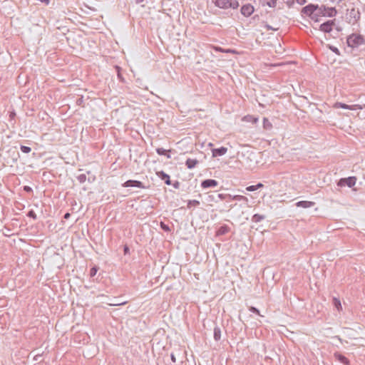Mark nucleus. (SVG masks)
Returning a JSON list of instances; mask_svg holds the SVG:
<instances>
[{"mask_svg": "<svg viewBox=\"0 0 365 365\" xmlns=\"http://www.w3.org/2000/svg\"><path fill=\"white\" fill-rule=\"evenodd\" d=\"M336 9L335 7H328L325 5L319 6L318 12H316L315 16H317V19H315V22H319L321 21V16L325 17H333L336 15Z\"/></svg>", "mask_w": 365, "mask_h": 365, "instance_id": "1", "label": "nucleus"}, {"mask_svg": "<svg viewBox=\"0 0 365 365\" xmlns=\"http://www.w3.org/2000/svg\"><path fill=\"white\" fill-rule=\"evenodd\" d=\"M212 1L216 7L224 10L229 9L235 10L240 6L237 0H212Z\"/></svg>", "mask_w": 365, "mask_h": 365, "instance_id": "2", "label": "nucleus"}, {"mask_svg": "<svg viewBox=\"0 0 365 365\" xmlns=\"http://www.w3.org/2000/svg\"><path fill=\"white\" fill-rule=\"evenodd\" d=\"M346 43L349 47L358 48L365 44V37L359 34H352L347 36Z\"/></svg>", "mask_w": 365, "mask_h": 365, "instance_id": "3", "label": "nucleus"}, {"mask_svg": "<svg viewBox=\"0 0 365 365\" xmlns=\"http://www.w3.org/2000/svg\"><path fill=\"white\" fill-rule=\"evenodd\" d=\"M318 4H309L302 9V14L310 17L315 21V19H317V16H315V14L316 12H318Z\"/></svg>", "mask_w": 365, "mask_h": 365, "instance_id": "4", "label": "nucleus"}, {"mask_svg": "<svg viewBox=\"0 0 365 365\" xmlns=\"http://www.w3.org/2000/svg\"><path fill=\"white\" fill-rule=\"evenodd\" d=\"M356 180L357 178L355 176L341 178L337 181L336 185L338 187H341L347 186L348 187L352 188L356 185Z\"/></svg>", "mask_w": 365, "mask_h": 365, "instance_id": "5", "label": "nucleus"}, {"mask_svg": "<svg viewBox=\"0 0 365 365\" xmlns=\"http://www.w3.org/2000/svg\"><path fill=\"white\" fill-rule=\"evenodd\" d=\"M346 19L349 24H354L360 19V12L359 9L352 8L347 10Z\"/></svg>", "mask_w": 365, "mask_h": 365, "instance_id": "6", "label": "nucleus"}, {"mask_svg": "<svg viewBox=\"0 0 365 365\" xmlns=\"http://www.w3.org/2000/svg\"><path fill=\"white\" fill-rule=\"evenodd\" d=\"M336 19L328 20L319 26V30L324 33H330L335 26Z\"/></svg>", "mask_w": 365, "mask_h": 365, "instance_id": "7", "label": "nucleus"}, {"mask_svg": "<svg viewBox=\"0 0 365 365\" xmlns=\"http://www.w3.org/2000/svg\"><path fill=\"white\" fill-rule=\"evenodd\" d=\"M254 11H255V8L250 3L243 4L240 8V13L245 17L250 16L254 13Z\"/></svg>", "mask_w": 365, "mask_h": 365, "instance_id": "8", "label": "nucleus"}, {"mask_svg": "<svg viewBox=\"0 0 365 365\" xmlns=\"http://www.w3.org/2000/svg\"><path fill=\"white\" fill-rule=\"evenodd\" d=\"M122 186L124 187H138L141 189L145 188V186L141 181L136 180H128L122 184Z\"/></svg>", "mask_w": 365, "mask_h": 365, "instance_id": "9", "label": "nucleus"}, {"mask_svg": "<svg viewBox=\"0 0 365 365\" xmlns=\"http://www.w3.org/2000/svg\"><path fill=\"white\" fill-rule=\"evenodd\" d=\"M219 182L215 179H205L201 181L200 186L202 189L215 188Z\"/></svg>", "mask_w": 365, "mask_h": 365, "instance_id": "10", "label": "nucleus"}, {"mask_svg": "<svg viewBox=\"0 0 365 365\" xmlns=\"http://www.w3.org/2000/svg\"><path fill=\"white\" fill-rule=\"evenodd\" d=\"M156 175L161 180H163L165 184L167 185H171L172 181L170 180V175L165 173L163 170L157 171Z\"/></svg>", "mask_w": 365, "mask_h": 365, "instance_id": "11", "label": "nucleus"}, {"mask_svg": "<svg viewBox=\"0 0 365 365\" xmlns=\"http://www.w3.org/2000/svg\"><path fill=\"white\" fill-rule=\"evenodd\" d=\"M227 152V148L226 147L222 146L218 148L212 149V157H220L225 155Z\"/></svg>", "mask_w": 365, "mask_h": 365, "instance_id": "12", "label": "nucleus"}, {"mask_svg": "<svg viewBox=\"0 0 365 365\" xmlns=\"http://www.w3.org/2000/svg\"><path fill=\"white\" fill-rule=\"evenodd\" d=\"M334 356L335 359L339 361L340 363L344 364V365H350L349 360L342 354L339 352H335Z\"/></svg>", "mask_w": 365, "mask_h": 365, "instance_id": "13", "label": "nucleus"}, {"mask_svg": "<svg viewBox=\"0 0 365 365\" xmlns=\"http://www.w3.org/2000/svg\"><path fill=\"white\" fill-rule=\"evenodd\" d=\"M264 187V185L261 182H258L257 184L256 185H250V186H247L245 187V190H239L240 192L244 193V194H246V191L247 192H254V191H256L259 188H262Z\"/></svg>", "mask_w": 365, "mask_h": 365, "instance_id": "14", "label": "nucleus"}, {"mask_svg": "<svg viewBox=\"0 0 365 365\" xmlns=\"http://www.w3.org/2000/svg\"><path fill=\"white\" fill-rule=\"evenodd\" d=\"M315 205L314 202L308 200H301L296 202V206L298 207L309 208Z\"/></svg>", "mask_w": 365, "mask_h": 365, "instance_id": "15", "label": "nucleus"}, {"mask_svg": "<svg viewBox=\"0 0 365 365\" xmlns=\"http://www.w3.org/2000/svg\"><path fill=\"white\" fill-rule=\"evenodd\" d=\"M230 230V227L227 225H222L216 230V235L221 236L228 233Z\"/></svg>", "mask_w": 365, "mask_h": 365, "instance_id": "16", "label": "nucleus"}, {"mask_svg": "<svg viewBox=\"0 0 365 365\" xmlns=\"http://www.w3.org/2000/svg\"><path fill=\"white\" fill-rule=\"evenodd\" d=\"M185 164L188 169H193L199 164V161L197 159L187 158Z\"/></svg>", "mask_w": 365, "mask_h": 365, "instance_id": "17", "label": "nucleus"}, {"mask_svg": "<svg viewBox=\"0 0 365 365\" xmlns=\"http://www.w3.org/2000/svg\"><path fill=\"white\" fill-rule=\"evenodd\" d=\"M232 199L234 200H237V201H240V202H242L244 203L245 205L247 206L248 205V198L244 195H233V197Z\"/></svg>", "mask_w": 365, "mask_h": 365, "instance_id": "18", "label": "nucleus"}, {"mask_svg": "<svg viewBox=\"0 0 365 365\" xmlns=\"http://www.w3.org/2000/svg\"><path fill=\"white\" fill-rule=\"evenodd\" d=\"M332 304L339 312L342 310L341 303L339 298L334 297L332 298Z\"/></svg>", "mask_w": 365, "mask_h": 365, "instance_id": "19", "label": "nucleus"}, {"mask_svg": "<svg viewBox=\"0 0 365 365\" xmlns=\"http://www.w3.org/2000/svg\"><path fill=\"white\" fill-rule=\"evenodd\" d=\"M213 337L216 341L221 339V329L218 326H215L214 328Z\"/></svg>", "mask_w": 365, "mask_h": 365, "instance_id": "20", "label": "nucleus"}, {"mask_svg": "<svg viewBox=\"0 0 365 365\" xmlns=\"http://www.w3.org/2000/svg\"><path fill=\"white\" fill-rule=\"evenodd\" d=\"M115 71L117 73V77H118V79L119 80V81L121 82V83H125V78L123 76V75L121 73L122 68L119 66H115Z\"/></svg>", "mask_w": 365, "mask_h": 365, "instance_id": "21", "label": "nucleus"}, {"mask_svg": "<svg viewBox=\"0 0 365 365\" xmlns=\"http://www.w3.org/2000/svg\"><path fill=\"white\" fill-rule=\"evenodd\" d=\"M264 219H265V215H260V214H255L252 215L251 220L253 222L257 223V222H259L264 220Z\"/></svg>", "mask_w": 365, "mask_h": 365, "instance_id": "22", "label": "nucleus"}, {"mask_svg": "<svg viewBox=\"0 0 365 365\" xmlns=\"http://www.w3.org/2000/svg\"><path fill=\"white\" fill-rule=\"evenodd\" d=\"M244 120L247 121V122H250L252 123V124H255L258 122V118L257 117H255L253 115H245L243 118Z\"/></svg>", "mask_w": 365, "mask_h": 365, "instance_id": "23", "label": "nucleus"}, {"mask_svg": "<svg viewBox=\"0 0 365 365\" xmlns=\"http://www.w3.org/2000/svg\"><path fill=\"white\" fill-rule=\"evenodd\" d=\"M334 107L335 108H342V109H346V110L351 109V108L350 107V105H347V104H346L344 103H341V102L335 103L334 105Z\"/></svg>", "mask_w": 365, "mask_h": 365, "instance_id": "24", "label": "nucleus"}, {"mask_svg": "<svg viewBox=\"0 0 365 365\" xmlns=\"http://www.w3.org/2000/svg\"><path fill=\"white\" fill-rule=\"evenodd\" d=\"M263 128L267 130L272 128V124L267 118H263Z\"/></svg>", "mask_w": 365, "mask_h": 365, "instance_id": "25", "label": "nucleus"}, {"mask_svg": "<svg viewBox=\"0 0 365 365\" xmlns=\"http://www.w3.org/2000/svg\"><path fill=\"white\" fill-rule=\"evenodd\" d=\"M9 122L14 126L15 124V118L16 116V113L15 110H12L11 111H9Z\"/></svg>", "mask_w": 365, "mask_h": 365, "instance_id": "26", "label": "nucleus"}, {"mask_svg": "<svg viewBox=\"0 0 365 365\" xmlns=\"http://www.w3.org/2000/svg\"><path fill=\"white\" fill-rule=\"evenodd\" d=\"M200 201L197 200H189L187 201V207L188 208H190L192 206H194V207H197L200 205Z\"/></svg>", "mask_w": 365, "mask_h": 365, "instance_id": "27", "label": "nucleus"}, {"mask_svg": "<svg viewBox=\"0 0 365 365\" xmlns=\"http://www.w3.org/2000/svg\"><path fill=\"white\" fill-rule=\"evenodd\" d=\"M155 151L158 153V155H164L165 154H168V153H170L171 150H166L163 148H156Z\"/></svg>", "mask_w": 365, "mask_h": 365, "instance_id": "28", "label": "nucleus"}, {"mask_svg": "<svg viewBox=\"0 0 365 365\" xmlns=\"http://www.w3.org/2000/svg\"><path fill=\"white\" fill-rule=\"evenodd\" d=\"M327 48L331 51L333 53H334L335 54L338 55V56H340L341 55V53H340V51L339 50V48L333 45H330V44H328L327 46Z\"/></svg>", "mask_w": 365, "mask_h": 365, "instance_id": "29", "label": "nucleus"}, {"mask_svg": "<svg viewBox=\"0 0 365 365\" xmlns=\"http://www.w3.org/2000/svg\"><path fill=\"white\" fill-rule=\"evenodd\" d=\"M20 150L24 153H29L31 151V148L29 146L23 145L20 146Z\"/></svg>", "mask_w": 365, "mask_h": 365, "instance_id": "30", "label": "nucleus"}, {"mask_svg": "<svg viewBox=\"0 0 365 365\" xmlns=\"http://www.w3.org/2000/svg\"><path fill=\"white\" fill-rule=\"evenodd\" d=\"M77 180L80 183H83L86 181V174H81L76 177Z\"/></svg>", "mask_w": 365, "mask_h": 365, "instance_id": "31", "label": "nucleus"}, {"mask_svg": "<svg viewBox=\"0 0 365 365\" xmlns=\"http://www.w3.org/2000/svg\"><path fill=\"white\" fill-rule=\"evenodd\" d=\"M98 270V267L97 266H93V267H91L90 269V274H89L90 277H93L94 276H96Z\"/></svg>", "mask_w": 365, "mask_h": 365, "instance_id": "32", "label": "nucleus"}, {"mask_svg": "<svg viewBox=\"0 0 365 365\" xmlns=\"http://www.w3.org/2000/svg\"><path fill=\"white\" fill-rule=\"evenodd\" d=\"M160 228L165 232H170L171 230L170 226L164 223L163 222H160Z\"/></svg>", "mask_w": 365, "mask_h": 365, "instance_id": "33", "label": "nucleus"}, {"mask_svg": "<svg viewBox=\"0 0 365 365\" xmlns=\"http://www.w3.org/2000/svg\"><path fill=\"white\" fill-rule=\"evenodd\" d=\"M277 0H269L264 4L270 8H274L277 6Z\"/></svg>", "mask_w": 365, "mask_h": 365, "instance_id": "34", "label": "nucleus"}, {"mask_svg": "<svg viewBox=\"0 0 365 365\" xmlns=\"http://www.w3.org/2000/svg\"><path fill=\"white\" fill-rule=\"evenodd\" d=\"M76 104L79 106H84V98L83 96L78 98L76 101Z\"/></svg>", "mask_w": 365, "mask_h": 365, "instance_id": "35", "label": "nucleus"}, {"mask_svg": "<svg viewBox=\"0 0 365 365\" xmlns=\"http://www.w3.org/2000/svg\"><path fill=\"white\" fill-rule=\"evenodd\" d=\"M27 216L30 218H32L34 220H36L37 219V216H36V212H34V210H30L28 213H27Z\"/></svg>", "mask_w": 365, "mask_h": 365, "instance_id": "36", "label": "nucleus"}, {"mask_svg": "<svg viewBox=\"0 0 365 365\" xmlns=\"http://www.w3.org/2000/svg\"><path fill=\"white\" fill-rule=\"evenodd\" d=\"M126 302H117V298H113V302H108V304L110 306H118V305H122L125 304Z\"/></svg>", "mask_w": 365, "mask_h": 365, "instance_id": "37", "label": "nucleus"}, {"mask_svg": "<svg viewBox=\"0 0 365 365\" xmlns=\"http://www.w3.org/2000/svg\"><path fill=\"white\" fill-rule=\"evenodd\" d=\"M264 27L266 29L267 31H277L278 28H274L271 25L268 24L267 23H264Z\"/></svg>", "mask_w": 365, "mask_h": 365, "instance_id": "38", "label": "nucleus"}, {"mask_svg": "<svg viewBox=\"0 0 365 365\" xmlns=\"http://www.w3.org/2000/svg\"><path fill=\"white\" fill-rule=\"evenodd\" d=\"M350 107L351 108V109H349L350 110H356L363 109V106L361 105H358V104L350 105Z\"/></svg>", "mask_w": 365, "mask_h": 365, "instance_id": "39", "label": "nucleus"}, {"mask_svg": "<svg viewBox=\"0 0 365 365\" xmlns=\"http://www.w3.org/2000/svg\"><path fill=\"white\" fill-rule=\"evenodd\" d=\"M87 174L88 175V178L86 179V180H88L89 182H93L95 181L96 180V176L93 175H91V171H88L87 172Z\"/></svg>", "mask_w": 365, "mask_h": 365, "instance_id": "40", "label": "nucleus"}, {"mask_svg": "<svg viewBox=\"0 0 365 365\" xmlns=\"http://www.w3.org/2000/svg\"><path fill=\"white\" fill-rule=\"evenodd\" d=\"M250 311L254 314L259 315V310L255 307H250Z\"/></svg>", "mask_w": 365, "mask_h": 365, "instance_id": "41", "label": "nucleus"}, {"mask_svg": "<svg viewBox=\"0 0 365 365\" xmlns=\"http://www.w3.org/2000/svg\"><path fill=\"white\" fill-rule=\"evenodd\" d=\"M23 190L27 193H31L33 192V189L29 185H24Z\"/></svg>", "mask_w": 365, "mask_h": 365, "instance_id": "42", "label": "nucleus"}, {"mask_svg": "<svg viewBox=\"0 0 365 365\" xmlns=\"http://www.w3.org/2000/svg\"><path fill=\"white\" fill-rule=\"evenodd\" d=\"M289 8L292 7L294 4V0H283Z\"/></svg>", "mask_w": 365, "mask_h": 365, "instance_id": "43", "label": "nucleus"}, {"mask_svg": "<svg viewBox=\"0 0 365 365\" xmlns=\"http://www.w3.org/2000/svg\"><path fill=\"white\" fill-rule=\"evenodd\" d=\"M226 195L227 194H224V193H219V194H217V197L220 200H226Z\"/></svg>", "mask_w": 365, "mask_h": 365, "instance_id": "44", "label": "nucleus"}, {"mask_svg": "<svg viewBox=\"0 0 365 365\" xmlns=\"http://www.w3.org/2000/svg\"><path fill=\"white\" fill-rule=\"evenodd\" d=\"M123 253H124L125 255H127L130 254V248H129L128 245H125L123 246Z\"/></svg>", "mask_w": 365, "mask_h": 365, "instance_id": "45", "label": "nucleus"}, {"mask_svg": "<svg viewBox=\"0 0 365 365\" xmlns=\"http://www.w3.org/2000/svg\"><path fill=\"white\" fill-rule=\"evenodd\" d=\"M171 185H173V187L175 188V189H179L180 187V182L179 181H178V180H175L173 182H172Z\"/></svg>", "mask_w": 365, "mask_h": 365, "instance_id": "46", "label": "nucleus"}, {"mask_svg": "<svg viewBox=\"0 0 365 365\" xmlns=\"http://www.w3.org/2000/svg\"><path fill=\"white\" fill-rule=\"evenodd\" d=\"M232 197H233V195H230V194H227V195H226V200H225V201H227V202L232 201V200H234L232 199Z\"/></svg>", "mask_w": 365, "mask_h": 365, "instance_id": "47", "label": "nucleus"}, {"mask_svg": "<svg viewBox=\"0 0 365 365\" xmlns=\"http://www.w3.org/2000/svg\"><path fill=\"white\" fill-rule=\"evenodd\" d=\"M296 1L299 5H304V4H306L307 0H296Z\"/></svg>", "mask_w": 365, "mask_h": 365, "instance_id": "48", "label": "nucleus"}, {"mask_svg": "<svg viewBox=\"0 0 365 365\" xmlns=\"http://www.w3.org/2000/svg\"><path fill=\"white\" fill-rule=\"evenodd\" d=\"M170 359L173 363L176 362V357L173 353L170 354Z\"/></svg>", "mask_w": 365, "mask_h": 365, "instance_id": "49", "label": "nucleus"}, {"mask_svg": "<svg viewBox=\"0 0 365 365\" xmlns=\"http://www.w3.org/2000/svg\"><path fill=\"white\" fill-rule=\"evenodd\" d=\"M71 217V214H70L69 212H66V213H65V214H64V215H63V218H64L65 220H68V219H69V217Z\"/></svg>", "mask_w": 365, "mask_h": 365, "instance_id": "50", "label": "nucleus"}, {"mask_svg": "<svg viewBox=\"0 0 365 365\" xmlns=\"http://www.w3.org/2000/svg\"><path fill=\"white\" fill-rule=\"evenodd\" d=\"M41 357V354H37L34 356V361H38L39 359V358Z\"/></svg>", "mask_w": 365, "mask_h": 365, "instance_id": "51", "label": "nucleus"}, {"mask_svg": "<svg viewBox=\"0 0 365 365\" xmlns=\"http://www.w3.org/2000/svg\"><path fill=\"white\" fill-rule=\"evenodd\" d=\"M145 0H135V4H139L143 2Z\"/></svg>", "mask_w": 365, "mask_h": 365, "instance_id": "52", "label": "nucleus"}, {"mask_svg": "<svg viewBox=\"0 0 365 365\" xmlns=\"http://www.w3.org/2000/svg\"><path fill=\"white\" fill-rule=\"evenodd\" d=\"M342 0H330V1H331V2H337V3H339Z\"/></svg>", "mask_w": 365, "mask_h": 365, "instance_id": "53", "label": "nucleus"}, {"mask_svg": "<svg viewBox=\"0 0 365 365\" xmlns=\"http://www.w3.org/2000/svg\"><path fill=\"white\" fill-rule=\"evenodd\" d=\"M165 156L167 157V158H168V159H170V158H171V155H170V153H168V154H165Z\"/></svg>", "mask_w": 365, "mask_h": 365, "instance_id": "54", "label": "nucleus"}, {"mask_svg": "<svg viewBox=\"0 0 365 365\" xmlns=\"http://www.w3.org/2000/svg\"><path fill=\"white\" fill-rule=\"evenodd\" d=\"M210 197H212V200L215 201L216 202H217V200H216L213 196L210 195Z\"/></svg>", "mask_w": 365, "mask_h": 365, "instance_id": "55", "label": "nucleus"}, {"mask_svg": "<svg viewBox=\"0 0 365 365\" xmlns=\"http://www.w3.org/2000/svg\"><path fill=\"white\" fill-rule=\"evenodd\" d=\"M336 30H337V31H340L341 30V28H339V27H336Z\"/></svg>", "mask_w": 365, "mask_h": 365, "instance_id": "56", "label": "nucleus"}, {"mask_svg": "<svg viewBox=\"0 0 365 365\" xmlns=\"http://www.w3.org/2000/svg\"><path fill=\"white\" fill-rule=\"evenodd\" d=\"M235 205H230V209L233 208Z\"/></svg>", "mask_w": 365, "mask_h": 365, "instance_id": "57", "label": "nucleus"}, {"mask_svg": "<svg viewBox=\"0 0 365 365\" xmlns=\"http://www.w3.org/2000/svg\"><path fill=\"white\" fill-rule=\"evenodd\" d=\"M212 143H210L209 146H212Z\"/></svg>", "mask_w": 365, "mask_h": 365, "instance_id": "58", "label": "nucleus"}, {"mask_svg": "<svg viewBox=\"0 0 365 365\" xmlns=\"http://www.w3.org/2000/svg\"><path fill=\"white\" fill-rule=\"evenodd\" d=\"M364 108H365V105H364Z\"/></svg>", "mask_w": 365, "mask_h": 365, "instance_id": "59", "label": "nucleus"}]
</instances>
